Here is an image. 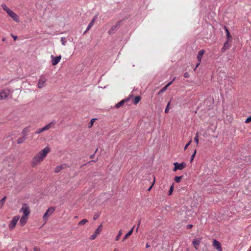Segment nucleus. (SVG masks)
<instances>
[{
  "label": "nucleus",
  "instance_id": "1",
  "mask_svg": "<svg viewBox=\"0 0 251 251\" xmlns=\"http://www.w3.org/2000/svg\"><path fill=\"white\" fill-rule=\"evenodd\" d=\"M50 151V148L48 147H46L43 150L37 153L31 160V166L33 167L36 166L38 164L43 161Z\"/></svg>",
  "mask_w": 251,
  "mask_h": 251
},
{
  "label": "nucleus",
  "instance_id": "2",
  "mask_svg": "<svg viewBox=\"0 0 251 251\" xmlns=\"http://www.w3.org/2000/svg\"><path fill=\"white\" fill-rule=\"evenodd\" d=\"M1 7H2V9L7 12L8 15L11 18H12L13 20L15 22H16L17 23L20 22L19 16L15 12H14L12 10H11L10 9L8 8L7 6L5 4H2Z\"/></svg>",
  "mask_w": 251,
  "mask_h": 251
},
{
  "label": "nucleus",
  "instance_id": "3",
  "mask_svg": "<svg viewBox=\"0 0 251 251\" xmlns=\"http://www.w3.org/2000/svg\"><path fill=\"white\" fill-rule=\"evenodd\" d=\"M55 210V208L53 207H50L49 208L45 213L44 214L43 216V220L45 221V223H46L48 220V218L52 214Z\"/></svg>",
  "mask_w": 251,
  "mask_h": 251
},
{
  "label": "nucleus",
  "instance_id": "4",
  "mask_svg": "<svg viewBox=\"0 0 251 251\" xmlns=\"http://www.w3.org/2000/svg\"><path fill=\"white\" fill-rule=\"evenodd\" d=\"M11 93V91L8 89H5L0 91V100H3L6 99Z\"/></svg>",
  "mask_w": 251,
  "mask_h": 251
},
{
  "label": "nucleus",
  "instance_id": "5",
  "mask_svg": "<svg viewBox=\"0 0 251 251\" xmlns=\"http://www.w3.org/2000/svg\"><path fill=\"white\" fill-rule=\"evenodd\" d=\"M19 220V217L18 216H14L12 218V220L11 221L9 225V228L10 230H12L14 228Z\"/></svg>",
  "mask_w": 251,
  "mask_h": 251
},
{
  "label": "nucleus",
  "instance_id": "6",
  "mask_svg": "<svg viewBox=\"0 0 251 251\" xmlns=\"http://www.w3.org/2000/svg\"><path fill=\"white\" fill-rule=\"evenodd\" d=\"M47 80V78L45 76H41L40 77L38 82V87L41 89L45 86V83Z\"/></svg>",
  "mask_w": 251,
  "mask_h": 251
},
{
  "label": "nucleus",
  "instance_id": "7",
  "mask_svg": "<svg viewBox=\"0 0 251 251\" xmlns=\"http://www.w3.org/2000/svg\"><path fill=\"white\" fill-rule=\"evenodd\" d=\"M20 211L23 213V216H27L30 213L29 207L26 204H24Z\"/></svg>",
  "mask_w": 251,
  "mask_h": 251
},
{
  "label": "nucleus",
  "instance_id": "8",
  "mask_svg": "<svg viewBox=\"0 0 251 251\" xmlns=\"http://www.w3.org/2000/svg\"><path fill=\"white\" fill-rule=\"evenodd\" d=\"M174 165L175 166V167L173 169L174 172H176L177 170H182L186 166V164L184 162L180 164L178 163L177 162H175L174 163Z\"/></svg>",
  "mask_w": 251,
  "mask_h": 251
},
{
  "label": "nucleus",
  "instance_id": "9",
  "mask_svg": "<svg viewBox=\"0 0 251 251\" xmlns=\"http://www.w3.org/2000/svg\"><path fill=\"white\" fill-rule=\"evenodd\" d=\"M61 57H62L61 55H59V56H56V57L53 56L52 55H51V58L52 59L51 64L53 66L56 65L60 62V61L61 59Z\"/></svg>",
  "mask_w": 251,
  "mask_h": 251
},
{
  "label": "nucleus",
  "instance_id": "10",
  "mask_svg": "<svg viewBox=\"0 0 251 251\" xmlns=\"http://www.w3.org/2000/svg\"><path fill=\"white\" fill-rule=\"evenodd\" d=\"M102 230V225H100L95 230L94 233L90 237V239L94 240L100 233Z\"/></svg>",
  "mask_w": 251,
  "mask_h": 251
},
{
  "label": "nucleus",
  "instance_id": "11",
  "mask_svg": "<svg viewBox=\"0 0 251 251\" xmlns=\"http://www.w3.org/2000/svg\"><path fill=\"white\" fill-rule=\"evenodd\" d=\"M213 246L218 251H223L220 243L215 239L213 241Z\"/></svg>",
  "mask_w": 251,
  "mask_h": 251
},
{
  "label": "nucleus",
  "instance_id": "12",
  "mask_svg": "<svg viewBox=\"0 0 251 251\" xmlns=\"http://www.w3.org/2000/svg\"><path fill=\"white\" fill-rule=\"evenodd\" d=\"M201 242V238L195 239L193 241V244L196 250L199 249V246Z\"/></svg>",
  "mask_w": 251,
  "mask_h": 251
},
{
  "label": "nucleus",
  "instance_id": "13",
  "mask_svg": "<svg viewBox=\"0 0 251 251\" xmlns=\"http://www.w3.org/2000/svg\"><path fill=\"white\" fill-rule=\"evenodd\" d=\"M204 50H201L199 51L198 54L197 55V59L198 61L201 62L202 56L204 53Z\"/></svg>",
  "mask_w": 251,
  "mask_h": 251
},
{
  "label": "nucleus",
  "instance_id": "14",
  "mask_svg": "<svg viewBox=\"0 0 251 251\" xmlns=\"http://www.w3.org/2000/svg\"><path fill=\"white\" fill-rule=\"evenodd\" d=\"M26 217L27 216H23L21 218L20 220V224L21 226H24L26 223V221H27Z\"/></svg>",
  "mask_w": 251,
  "mask_h": 251
},
{
  "label": "nucleus",
  "instance_id": "15",
  "mask_svg": "<svg viewBox=\"0 0 251 251\" xmlns=\"http://www.w3.org/2000/svg\"><path fill=\"white\" fill-rule=\"evenodd\" d=\"M26 139V135L24 134L22 137H19L17 141V143L19 144L24 143Z\"/></svg>",
  "mask_w": 251,
  "mask_h": 251
},
{
  "label": "nucleus",
  "instance_id": "16",
  "mask_svg": "<svg viewBox=\"0 0 251 251\" xmlns=\"http://www.w3.org/2000/svg\"><path fill=\"white\" fill-rule=\"evenodd\" d=\"M134 226H133L128 232L124 236V239L123 240V241H124L125 240L128 238L129 236H130L132 233H133V231L134 229Z\"/></svg>",
  "mask_w": 251,
  "mask_h": 251
},
{
  "label": "nucleus",
  "instance_id": "17",
  "mask_svg": "<svg viewBox=\"0 0 251 251\" xmlns=\"http://www.w3.org/2000/svg\"><path fill=\"white\" fill-rule=\"evenodd\" d=\"M55 124L56 121L53 120L51 121L50 123H49L48 125H47L45 126L46 127L47 129L49 130V129L51 128Z\"/></svg>",
  "mask_w": 251,
  "mask_h": 251
},
{
  "label": "nucleus",
  "instance_id": "18",
  "mask_svg": "<svg viewBox=\"0 0 251 251\" xmlns=\"http://www.w3.org/2000/svg\"><path fill=\"white\" fill-rule=\"evenodd\" d=\"M63 169H64V166L63 165L58 166L55 167L54 171L55 173H57L60 172V171Z\"/></svg>",
  "mask_w": 251,
  "mask_h": 251
},
{
  "label": "nucleus",
  "instance_id": "19",
  "mask_svg": "<svg viewBox=\"0 0 251 251\" xmlns=\"http://www.w3.org/2000/svg\"><path fill=\"white\" fill-rule=\"evenodd\" d=\"M96 18H97L96 17H95L94 18V19L92 20V21L89 23V24L87 28L86 31L89 30L90 29V28L93 26Z\"/></svg>",
  "mask_w": 251,
  "mask_h": 251
},
{
  "label": "nucleus",
  "instance_id": "20",
  "mask_svg": "<svg viewBox=\"0 0 251 251\" xmlns=\"http://www.w3.org/2000/svg\"><path fill=\"white\" fill-rule=\"evenodd\" d=\"M229 48V45L227 43V42L225 43L223 48L222 49V52H224L226 50H227Z\"/></svg>",
  "mask_w": 251,
  "mask_h": 251
},
{
  "label": "nucleus",
  "instance_id": "21",
  "mask_svg": "<svg viewBox=\"0 0 251 251\" xmlns=\"http://www.w3.org/2000/svg\"><path fill=\"white\" fill-rule=\"evenodd\" d=\"M6 199V197H4L0 201V209L2 208V207L3 206L5 200Z\"/></svg>",
  "mask_w": 251,
  "mask_h": 251
},
{
  "label": "nucleus",
  "instance_id": "22",
  "mask_svg": "<svg viewBox=\"0 0 251 251\" xmlns=\"http://www.w3.org/2000/svg\"><path fill=\"white\" fill-rule=\"evenodd\" d=\"M125 101H126L125 100H121V101H120L119 102H118L117 104H116L115 107H116V108L120 107L121 106H122L124 104V103L125 102Z\"/></svg>",
  "mask_w": 251,
  "mask_h": 251
},
{
  "label": "nucleus",
  "instance_id": "23",
  "mask_svg": "<svg viewBox=\"0 0 251 251\" xmlns=\"http://www.w3.org/2000/svg\"><path fill=\"white\" fill-rule=\"evenodd\" d=\"M88 222L87 219H84L80 221L78 223V226H82Z\"/></svg>",
  "mask_w": 251,
  "mask_h": 251
},
{
  "label": "nucleus",
  "instance_id": "24",
  "mask_svg": "<svg viewBox=\"0 0 251 251\" xmlns=\"http://www.w3.org/2000/svg\"><path fill=\"white\" fill-rule=\"evenodd\" d=\"M140 100L141 97L139 96H137L134 98L133 102L134 104H136L139 102Z\"/></svg>",
  "mask_w": 251,
  "mask_h": 251
},
{
  "label": "nucleus",
  "instance_id": "25",
  "mask_svg": "<svg viewBox=\"0 0 251 251\" xmlns=\"http://www.w3.org/2000/svg\"><path fill=\"white\" fill-rule=\"evenodd\" d=\"M167 89V87L165 86L164 87H163L158 93V95H160L161 94V93H163L164 92H165Z\"/></svg>",
  "mask_w": 251,
  "mask_h": 251
},
{
  "label": "nucleus",
  "instance_id": "26",
  "mask_svg": "<svg viewBox=\"0 0 251 251\" xmlns=\"http://www.w3.org/2000/svg\"><path fill=\"white\" fill-rule=\"evenodd\" d=\"M182 178V176H176L175 178V180L176 182L179 183L180 181Z\"/></svg>",
  "mask_w": 251,
  "mask_h": 251
},
{
  "label": "nucleus",
  "instance_id": "27",
  "mask_svg": "<svg viewBox=\"0 0 251 251\" xmlns=\"http://www.w3.org/2000/svg\"><path fill=\"white\" fill-rule=\"evenodd\" d=\"M96 120V119H92L91 120V121H90V122L89 123V125L88 126L89 128H91L93 126V125L94 122H95Z\"/></svg>",
  "mask_w": 251,
  "mask_h": 251
},
{
  "label": "nucleus",
  "instance_id": "28",
  "mask_svg": "<svg viewBox=\"0 0 251 251\" xmlns=\"http://www.w3.org/2000/svg\"><path fill=\"white\" fill-rule=\"evenodd\" d=\"M194 141L196 142L197 145H198L199 144V136H198V132L196 133V136L194 138Z\"/></svg>",
  "mask_w": 251,
  "mask_h": 251
},
{
  "label": "nucleus",
  "instance_id": "29",
  "mask_svg": "<svg viewBox=\"0 0 251 251\" xmlns=\"http://www.w3.org/2000/svg\"><path fill=\"white\" fill-rule=\"evenodd\" d=\"M225 28L226 32L227 38L228 39H229V38H231V36H230V33H229V31L228 30L226 26H225Z\"/></svg>",
  "mask_w": 251,
  "mask_h": 251
},
{
  "label": "nucleus",
  "instance_id": "30",
  "mask_svg": "<svg viewBox=\"0 0 251 251\" xmlns=\"http://www.w3.org/2000/svg\"><path fill=\"white\" fill-rule=\"evenodd\" d=\"M122 230H120L117 236H116V241H118L119 240V238H120V237L121 236V235H122Z\"/></svg>",
  "mask_w": 251,
  "mask_h": 251
},
{
  "label": "nucleus",
  "instance_id": "31",
  "mask_svg": "<svg viewBox=\"0 0 251 251\" xmlns=\"http://www.w3.org/2000/svg\"><path fill=\"white\" fill-rule=\"evenodd\" d=\"M170 104V101H169L168 104H167V107L166 108V109H165V112L166 113H168L169 112V105Z\"/></svg>",
  "mask_w": 251,
  "mask_h": 251
},
{
  "label": "nucleus",
  "instance_id": "32",
  "mask_svg": "<svg viewBox=\"0 0 251 251\" xmlns=\"http://www.w3.org/2000/svg\"><path fill=\"white\" fill-rule=\"evenodd\" d=\"M61 41L62 42V44L64 46L66 45V41L64 37H62L61 39Z\"/></svg>",
  "mask_w": 251,
  "mask_h": 251
},
{
  "label": "nucleus",
  "instance_id": "33",
  "mask_svg": "<svg viewBox=\"0 0 251 251\" xmlns=\"http://www.w3.org/2000/svg\"><path fill=\"white\" fill-rule=\"evenodd\" d=\"M196 152H197L196 150H195L194 153L192 155V156L191 157L190 162H192L193 161V159H194V158L195 157V156L196 155Z\"/></svg>",
  "mask_w": 251,
  "mask_h": 251
},
{
  "label": "nucleus",
  "instance_id": "34",
  "mask_svg": "<svg viewBox=\"0 0 251 251\" xmlns=\"http://www.w3.org/2000/svg\"><path fill=\"white\" fill-rule=\"evenodd\" d=\"M174 190V186L173 185H172L170 187V190L169 191V195H171Z\"/></svg>",
  "mask_w": 251,
  "mask_h": 251
},
{
  "label": "nucleus",
  "instance_id": "35",
  "mask_svg": "<svg viewBox=\"0 0 251 251\" xmlns=\"http://www.w3.org/2000/svg\"><path fill=\"white\" fill-rule=\"evenodd\" d=\"M191 142H192V140H191L188 142V143H187V144L185 146V147H184V150H186L187 149L188 147L190 145V144L191 143Z\"/></svg>",
  "mask_w": 251,
  "mask_h": 251
},
{
  "label": "nucleus",
  "instance_id": "36",
  "mask_svg": "<svg viewBox=\"0 0 251 251\" xmlns=\"http://www.w3.org/2000/svg\"><path fill=\"white\" fill-rule=\"evenodd\" d=\"M116 28V27H112L108 31V33L109 34H111L112 33V32L114 31V30Z\"/></svg>",
  "mask_w": 251,
  "mask_h": 251
},
{
  "label": "nucleus",
  "instance_id": "37",
  "mask_svg": "<svg viewBox=\"0 0 251 251\" xmlns=\"http://www.w3.org/2000/svg\"><path fill=\"white\" fill-rule=\"evenodd\" d=\"M43 132L42 128L38 129L35 132V134H40L41 132Z\"/></svg>",
  "mask_w": 251,
  "mask_h": 251
},
{
  "label": "nucleus",
  "instance_id": "38",
  "mask_svg": "<svg viewBox=\"0 0 251 251\" xmlns=\"http://www.w3.org/2000/svg\"><path fill=\"white\" fill-rule=\"evenodd\" d=\"M251 121V116L248 117L245 121L246 123H249Z\"/></svg>",
  "mask_w": 251,
  "mask_h": 251
},
{
  "label": "nucleus",
  "instance_id": "39",
  "mask_svg": "<svg viewBox=\"0 0 251 251\" xmlns=\"http://www.w3.org/2000/svg\"><path fill=\"white\" fill-rule=\"evenodd\" d=\"M141 222V220H139L138 223V225L137 226V228H136V232H138V229L139 228Z\"/></svg>",
  "mask_w": 251,
  "mask_h": 251
},
{
  "label": "nucleus",
  "instance_id": "40",
  "mask_svg": "<svg viewBox=\"0 0 251 251\" xmlns=\"http://www.w3.org/2000/svg\"><path fill=\"white\" fill-rule=\"evenodd\" d=\"M189 74L187 72H186L184 74V77L185 78H188L189 77Z\"/></svg>",
  "mask_w": 251,
  "mask_h": 251
},
{
  "label": "nucleus",
  "instance_id": "41",
  "mask_svg": "<svg viewBox=\"0 0 251 251\" xmlns=\"http://www.w3.org/2000/svg\"><path fill=\"white\" fill-rule=\"evenodd\" d=\"M175 78H174L173 79V80L172 81H170V82H169V83H168L166 85V86L168 88V87H169L170 85H171L172 84V83L173 81L174 80H175Z\"/></svg>",
  "mask_w": 251,
  "mask_h": 251
},
{
  "label": "nucleus",
  "instance_id": "42",
  "mask_svg": "<svg viewBox=\"0 0 251 251\" xmlns=\"http://www.w3.org/2000/svg\"><path fill=\"white\" fill-rule=\"evenodd\" d=\"M33 251H40V249L37 247H34L33 248Z\"/></svg>",
  "mask_w": 251,
  "mask_h": 251
},
{
  "label": "nucleus",
  "instance_id": "43",
  "mask_svg": "<svg viewBox=\"0 0 251 251\" xmlns=\"http://www.w3.org/2000/svg\"><path fill=\"white\" fill-rule=\"evenodd\" d=\"M26 128H25L23 131H22V134L23 135H24V134H25L26 135Z\"/></svg>",
  "mask_w": 251,
  "mask_h": 251
},
{
  "label": "nucleus",
  "instance_id": "44",
  "mask_svg": "<svg viewBox=\"0 0 251 251\" xmlns=\"http://www.w3.org/2000/svg\"><path fill=\"white\" fill-rule=\"evenodd\" d=\"M154 181H155V177L154 178V181H153V182H154ZM153 184H154V183H153L152 184V185H151V186L148 189V191H150L151 190V189Z\"/></svg>",
  "mask_w": 251,
  "mask_h": 251
},
{
  "label": "nucleus",
  "instance_id": "45",
  "mask_svg": "<svg viewBox=\"0 0 251 251\" xmlns=\"http://www.w3.org/2000/svg\"><path fill=\"white\" fill-rule=\"evenodd\" d=\"M200 63H201V62L198 61V62L197 63V64L196 65V68H195L194 70H195L196 69V68L200 65Z\"/></svg>",
  "mask_w": 251,
  "mask_h": 251
},
{
  "label": "nucleus",
  "instance_id": "46",
  "mask_svg": "<svg viewBox=\"0 0 251 251\" xmlns=\"http://www.w3.org/2000/svg\"><path fill=\"white\" fill-rule=\"evenodd\" d=\"M43 131H46V130H48V129H47L46 127V126H44L43 127V128H41Z\"/></svg>",
  "mask_w": 251,
  "mask_h": 251
},
{
  "label": "nucleus",
  "instance_id": "47",
  "mask_svg": "<svg viewBox=\"0 0 251 251\" xmlns=\"http://www.w3.org/2000/svg\"><path fill=\"white\" fill-rule=\"evenodd\" d=\"M193 226V225H188L187 226V229H189L190 228H191Z\"/></svg>",
  "mask_w": 251,
  "mask_h": 251
},
{
  "label": "nucleus",
  "instance_id": "48",
  "mask_svg": "<svg viewBox=\"0 0 251 251\" xmlns=\"http://www.w3.org/2000/svg\"><path fill=\"white\" fill-rule=\"evenodd\" d=\"M12 37L15 41L17 39V36L12 35Z\"/></svg>",
  "mask_w": 251,
  "mask_h": 251
},
{
  "label": "nucleus",
  "instance_id": "49",
  "mask_svg": "<svg viewBox=\"0 0 251 251\" xmlns=\"http://www.w3.org/2000/svg\"><path fill=\"white\" fill-rule=\"evenodd\" d=\"M98 216L95 215L94 216V219L96 220L98 218Z\"/></svg>",
  "mask_w": 251,
  "mask_h": 251
},
{
  "label": "nucleus",
  "instance_id": "50",
  "mask_svg": "<svg viewBox=\"0 0 251 251\" xmlns=\"http://www.w3.org/2000/svg\"><path fill=\"white\" fill-rule=\"evenodd\" d=\"M146 247L147 248H148L150 247V245L148 243H147L146 244Z\"/></svg>",
  "mask_w": 251,
  "mask_h": 251
},
{
  "label": "nucleus",
  "instance_id": "51",
  "mask_svg": "<svg viewBox=\"0 0 251 251\" xmlns=\"http://www.w3.org/2000/svg\"><path fill=\"white\" fill-rule=\"evenodd\" d=\"M113 251H119V250L115 249Z\"/></svg>",
  "mask_w": 251,
  "mask_h": 251
},
{
  "label": "nucleus",
  "instance_id": "52",
  "mask_svg": "<svg viewBox=\"0 0 251 251\" xmlns=\"http://www.w3.org/2000/svg\"><path fill=\"white\" fill-rule=\"evenodd\" d=\"M93 156H94V155H91V156H90V158H93Z\"/></svg>",
  "mask_w": 251,
  "mask_h": 251
},
{
  "label": "nucleus",
  "instance_id": "53",
  "mask_svg": "<svg viewBox=\"0 0 251 251\" xmlns=\"http://www.w3.org/2000/svg\"><path fill=\"white\" fill-rule=\"evenodd\" d=\"M2 40V41H5V39L3 38Z\"/></svg>",
  "mask_w": 251,
  "mask_h": 251
}]
</instances>
